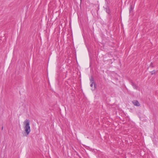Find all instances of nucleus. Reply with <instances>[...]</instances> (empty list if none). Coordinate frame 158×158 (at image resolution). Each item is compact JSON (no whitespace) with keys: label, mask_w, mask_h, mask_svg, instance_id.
Segmentation results:
<instances>
[{"label":"nucleus","mask_w":158,"mask_h":158,"mask_svg":"<svg viewBox=\"0 0 158 158\" xmlns=\"http://www.w3.org/2000/svg\"><path fill=\"white\" fill-rule=\"evenodd\" d=\"M23 124L24 125V130L27 134L26 135V136H27L29 134L31 131L30 126V121L29 120L26 119L24 122Z\"/></svg>","instance_id":"1"},{"label":"nucleus","mask_w":158,"mask_h":158,"mask_svg":"<svg viewBox=\"0 0 158 158\" xmlns=\"http://www.w3.org/2000/svg\"><path fill=\"white\" fill-rule=\"evenodd\" d=\"M132 102L135 106H139L140 105L139 102L137 100H133L132 101Z\"/></svg>","instance_id":"2"},{"label":"nucleus","mask_w":158,"mask_h":158,"mask_svg":"<svg viewBox=\"0 0 158 158\" xmlns=\"http://www.w3.org/2000/svg\"><path fill=\"white\" fill-rule=\"evenodd\" d=\"M90 81L91 83H95L94 82V79L92 76H91L90 78Z\"/></svg>","instance_id":"3"},{"label":"nucleus","mask_w":158,"mask_h":158,"mask_svg":"<svg viewBox=\"0 0 158 158\" xmlns=\"http://www.w3.org/2000/svg\"><path fill=\"white\" fill-rule=\"evenodd\" d=\"M132 85L133 86V88L135 89H137V86L133 83H132Z\"/></svg>","instance_id":"4"},{"label":"nucleus","mask_w":158,"mask_h":158,"mask_svg":"<svg viewBox=\"0 0 158 158\" xmlns=\"http://www.w3.org/2000/svg\"><path fill=\"white\" fill-rule=\"evenodd\" d=\"M106 12L108 13V14H109L110 11V9L108 7H107L106 8Z\"/></svg>","instance_id":"5"},{"label":"nucleus","mask_w":158,"mask_h":158,"mask_svg":"<svg viewBox=\"0 0 158 158\" xmlns=\"http://www.w3.org/2000/svg\"><path fill=\"white\" fill-rule=\"evenodd\" d=\"M94 84V90L95 89V88H96V85H95V83H91L90 85V86L92 87H93V84Z\"/></svg>","instance_id":"6"},{"label":"nucleus","mask_w":158,"mask_h":158,"mask_svg":"<svg viewBox=\"0 0 158 158\" xmlns=\"http://www.w3.org/2000/svg\"><path fill=\"white\" fill-rule=\"evenodd\" d=\"M151 73L152 75H153L154 74H155L156 73V71L155 70H153L151 72Z\"/></svg>","instance_id":"7"},{"label":"nucleus","mask_w":158,"mask_h":158,"mask_svg":"<svg viewBox=\"0 0 158 158\" xmlns=\"http://www.w3.org/2000/svg\"><path fill=\"white\" fill-rule=\"evenodd\" d=\"M150 67H153V66H152V63H151L150 65Z\"/></svg>","instance_id":"8"},{"label":"nucleus","mask_w":158,"mask_h":158,"mask_svg":"<svg viewBox=\"0 0 158 158\" xmlns=\"http://www.w3.org/2000/svg\"><path fill=\"white\" fill-rule=\"evenodd\" d=\"M3 127H2V130H3Z\"/></svg>","instance_id":"9"}]
</instances>
